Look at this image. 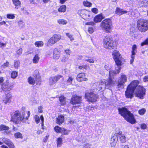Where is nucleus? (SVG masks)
<instances>
[{
  "mask_svg": "<svg viewBox=\"0 0 148 148\" xmlns=\"http://www.w3.org/2000/svg\"><path fill=\"white\" fill-rule=\"evenodd\" d=\"M119 114H121L127 122L132 124H133L136 122L133 114L127 108H119L118 109Z\"/></svg>",
  "mask_w": 148,
  "mask_h": 148,
  "instance_id": "2",
  "label": "nucleus"
},
{
  "mask_svg": "<svg viewBox=\"0 0 148 148\" xmlns=\"http://www.w3.org/2000/svg\"><path fill=\"white\" fill-rule=\"evenodd\" d=\"M77 79L79 82H81L87 80V78L86 77L85 74L84 73H79L77 76Z\"/></svg>",
  "mask_w": 148,
  "mask_h": 148,
  "instance_id": "15",
  "label": "nucleus"
},
{
  "mask_svg": "<svg viewBox=\"0 0 148 148\" xmlns=\"http://www.w3.org/2000/svg\"><path fill=\"white\" fill-rule=\"evenodd\" d=\"M138 82L137 80H135L132 81L127 86L132 90H133L134 91V90L138 87Z\"/></svg>",
  "mask_w": 148,
  "mask_h": 148,
  "instance_id": "17",
  "label": "nucleus"
},
{
  "mask_svg": "<svg viewBox=\"0 0 148 148\" xmlns=\"http://www.w3.org/2000/svg\"><path fill=\"white\" fill-rule=\"evenodd\" d=\"M138 29L141 32H145L148 29V20L143 19L138 20L137 21Z\"/></svg>",
  "mask_w": 148,
  "mask_h": 148,
  "instance_id": "5",
  "label": "nucleus"
},
{
  "mask_svg": "<svg viewBox=\"0 0 148 148\" xmlns=\"http://www.w3.org/2000/svg\"><path fill=\"white\" fill-rule=\"evenodd\" d=\"M84 60L85 61L90 63H94V62L93 58L91 57H88L87 56L85 57Z\"/></svg>",
  "mask_w": 148,
  "mask_h": 148,
  "instance_id": "29",
  "label": "nucleus"
},
{
  "mask_svg": "<svg viewBox=\"0 0 148 148\" xmlns=\"http://www.w3.org/2000/svg\"><path fill=\"white\" fill-rule=\"evenodd\" d=\"M28 82L32 85H34L35 83V80L31 77H29L28 79Z\"/></svg>",
  "mask_w": 148,
  "mask_h": 148,
  "instance_id": "36",
  "label": "nucleus"
},
{
  "mask_svg": "<svg viewBox=\"0 0 148 148\" xmlns=\"http://www.w3.org/2000/svg\"><path fill=\"white\" fill-rule=\"evenodd\" d=\"M60 56V52L57 49H55L54 51L53 58L55 59H58Z\"/></svg>",
  "mask_w": 148,
  "mask_h": 148,
  "instance_id": "23",
  "label": "nucleus"
},
{
  "mask_svg": "<svg viewBox=\"0 0 148 148\" xmlns=\"http://www.w3.org/2000/svg\"><path fill=\"white\" fill-rule=\"evenodd\" d=\"M40 59L38 54H36L35 55L33 59V62L34 63L36 64L38 63Z\"/></svg>",
  "mask_w": 148,
  "mask_h": 148,
  "instance_id": "30",
  "label": "nucleus"
},
{
  "mask_svg": "<svg viewBox=\"0 0 148 148\" xmlns=\"http://www.w3.org/2000/svg\"><path fill=\"white\" fill-rule=\"evenodd\" d=\"M104 47L107 49H113L114 47V43L112 38L108 36L105 37L104 39Z\"/></svg>",
  "mask_w": 148,
  "mask_h": 148,
  "instance_id": "7",
  "label": "nucleus"
},
{
  "mask_svg": "<svg viewBox=\"0 0 148 148\" xmlns=\"http://www.w3.org/2000/svg\"><path fill=\"white\" fill-rule=\"evenodd\" d=\"M85 98L88 99L89 102L94 103L95 102L98 98V95L92 92H87L85 94Z\"/></svg>",
  "mask_w": 148,
  "mask_h": 148,
  "instance_id": "9",
  "label": "nucleus"
},
{
  "mask_svg": "<svg viewBox=\"0 0 148 148\" xmlns=\"http://www.w3.org/2000/svg\"><path fill=\"white\" fill-rule=\"evenodd\" d=\"M18 25L20 28H23L25 27V25L22 21L21 20L18 22Z\"/></svg>",
  "mask_w": 148,
  "mask_h": 148,
  "instance_id": "40",
  "label": "nucleus"
},
{
  "mask_svg": "<svg viewBox=\"0 0 148 148\" xmlns=\"http://www.w3.org/2000/svg\"><path fill=\"white\" fill-rule=\"evenodd\" d=\"M7 17L9 19H14L15 18V16L13 14H8L7 15Z\"/></svg>",
  "mask_w": 148,
  "mask_h": 148,
  "instance_id": "46",
  "label": "nucleus"
},
{
  "mask_svg": "<svg viewBox=\"0 0 148 148\" xmlns=\"http://www.w3.org/2000/svg\"><path fill=\"white\" fill-rule=\"evenodd\" d=\"M35 46L38 47H41L43 45V43L42 41L36 42L35 43Z\"/></svg>",
  "mask_w": 148,
  "mask_h": 148,
  "instance_id": "33",
  "label": "nucleus"
},
{
  "mask_svg": "<svg viewBox=\"0 0 148 148\" xmlns=\"http://www.w3.org/2000/svg\"><path fill=\"white\" fill-rule=\"evenodd\" d=\"M146 90L144 87L138 86L136 88L135 92L136 97L142 99L145 95Z\"/></svg>",
  "mask_w": 148,
  "mask_h": 148,
  "instance_id": "8",
  "label": "nucleus"
},
{
  "mask_svg": "<svg viewBox=\"0 0 148 148\" xmlns=\"http://www.w3.org/2000/svg\"><path fill=\"white\" fill-rule=\"evenodd\" d=\"M18 73L16 71H14L12 72L11 73V77L13 79L15 78L17 76Z\"/></svg>",
  "mask_w": 148,
  "mask_h": 148,
  "instance_id": "39",
  "label": "nucleus"
},
{
  "mask_svg": "<svg viewBox=\"0 0 148 148\" xmlns=\"http://www.w3.org/2000/svg\"><path fill=\"white\" fill-rule=\"evenodd\" d=\"M14 136L16 138H20L22 139L23 138L22 134L19 132L15 133L14 134Z\"/></svg>",
  "mask_w": 148,
  "mask_h": 148,
  "instance_id": "31",
  "label": "nucleus"
},
{
  "mask_svg": "<svg viewBox=\"0 0 148 148\" xmlns=\"http://www.w3.org/2000/svg\"><path fill=\"white\" fill-rule=\"evenodd\" d=\"M2 89L3 91L6 92L7 93H9L11 90L9 86L8 85H3L2 86Z\"/></svg>",
  "mask_w": 148,
  "mask_h": 148,
  "instance_id": "25",
  "label": "nucleus"
},
{
  "mask_svg": "<svg viewBox=\"0 0 148 148\" xmlns=\"http://www.w3.org/2000/svg\"><path fill=\"white\" fill-rule=\"evenodd\" d=\"M115 69V71L111 70L109 71L108 79L103 80L106 88L107 87V88H108L110 87L113 86L116 83V81L114 80V78L113 77L119 73L120 70L119 68V69H117V68L116 67Z\"/></svg>",
  "mask_w": 148,
  "mask_h": 148,
  "instance_id": "3",
  "label": "nucleus"
},
{
  "mask_svg": "<svg viewBox=\"0 0 148 148\" xmlns=\"http://www.w3.org/2000/svg\"><path fill=\"white\" fill-rule=\"evenodd\" d=\"M148 45V38L146 40L144 41L141 43V46H143L144 45Z\"/></svg>",
  "mask_w": 148,
  "mask_h": 148,
  "instance_id": "52",
  "label": "nucleus"
},
{
  "mask_svg": "<svg viewBox=\"0 0 148 148\" xmlns=\"http://www.w3.org/2000/svg\"><path fill=\"white\" fill-rule=\"evenodd\" d=\"M35 76V83L37 85H40L41 84L40 77L38 75H36Z\"/></svg>",
  "mask_w": 148,
  "mask_h": 148,
  "instance_id": "24",
  "label": "nucleus"
},
{
  "mask_svg": "<svg viewBox=\"0 0 148 148\" xmlns=\"http://www.w3.org/2000/svg\"><path fill=\"white\" fill-rule=\"evenodd\" d=\"M9 129V127L4 125H1L0 126V130H8Z\"/></svg>",
  "mask_w": 148,
  "mask_h": 148,
  "instance_id": "34",
  "label": "nucleus"
},
{
  "mask_svg": "<svg viewBox=\"0 0 148 148\" xmlns=\"http://www.w3.org/2000/svg\"><path fill=\"white\" fill-rule=\"evenodd\" d=\"M118 138L116 135H114L112 137L111 139L110 144L111 147H114L118 140Z\"/></svg>",
  "mask_w": 148,
  "mask_h": 148,
  "instance_id": "19",
  "label": "nucleus"
},
{
  "mask_svg": "<svg viewBox=\"0 0 148 148\" xmlns=\"http://www.w3.org/2000/svg\"><path fill=\"white\" fill-rule=\"evenodd\" d=\"M20 62L18 60H14V68L15 69H18L19 66Z\"/></svg>",
  "mask_w": 148,
  "mask_h": 148,
  "instance_id": "38",
  "label": "nucleus"
},
{
  "mask_svg": "<svg viewBox=\"0 0 148 148\" xmlns=\"http://www.w3.org/2000/svg\"><path fill=\"white\" fill-rule=\"evenodd\" d=\"M69 58V57L68 56H64L62 59L61 61L62 62H65L68 60Z\"/></svg>",
  "mask_w": 148,
  "mask_h": 148,
  "instance_id": "45",
  "label": "nucleus"
},
{
  "mask_svg": "<svg viewBox=\"0 0 148 148\" xmlns=\"http://www.w3.org/2000/svg\"><path fill=\"white\" fill-rule=\"evenodd\" d=\"M82 97L73 95L71 99L70 103L73 104H80L82 100Z\"/></svg>",
  "mask_w": 148,
  "mask_h": 148,
  "instance_id": "11",
  "label": "nucleus"
},
{
  "mask_svg": "<svg viewBox=\"0 0 148 148\" xmlns=\"http://www.w3.org/2000/svg\"><path fill=\"white\" fill-rule=\"evenodd\" d=\"M62 77V76L61 75H58L55 77H51L49 79V84L50 85H53Z\"/></svg>",
  "mask_w": 148,
  "mask_h": 148,
  "instance_id": "16",
  "label": "nucleus"
},
{
  "mask_svg": "<svg viewBox=\"0 0 148 148\" xmlns=\"http://www.w3.org/2000/svg\"><path fill=\"white\" fill-rule=\"evenodd\" d=\"M66 35L70 39V40L71 41H72L74 40L73 35L69 33H66Z\"/></svg>",
  "mask_w": 148,
  "mask_h": 148,
  "instance_id": "41",
  "label": "nucleus"
},
{
  "mask_svg": "<svg viewBox=\"0 0 148 148\" xmlns=\"http://www.w3.org/2000/svg\"><path fill=\"white\" fill-rule=\"evenodd\" d=\"M60 101L61 102H64L65 100V97L64 96H62L59 98Z\"/></svg>",
  "mask_w": 148,
  "mask_h": 148,
  "instance_id": "56",
  "label": "nucleus"
},
{
  "mask_svg": "<svg viewBox=\"0 0 148 148\" xmlns=\"http://www.w3.org/2000/svg\"><path fill=\"white\" fill-rule=\"evenodd\" d=\"M127 12V11L119 8H116L115 11L116 14L120 16L123 14L126 13Z\"/></svg>",
  "mask_w": 148,
  "mask_h": 148,
  "instance_id": "21",
  "label": "nucleus"
},
{
  "mask_svg": "<svg viewBox=\"0 0 148 148\" xmlns=\"http://www.w3.org/2000/svg\"><path fill=\"white\" fill-rule=\"evenodd\" d=\"M113 56V58L116 64L117 65V69H119V68L120 70H121V60L122 59V57L120 54L119 51L116 50H114L112 53Z\"/></svg>",
  "mask_w": 148,
  "mask_h": 148,
  "instance_id": "6",
  "label": "nucleus"
},
{
  "mask_svg": "<svg viewBox=\"0 0 148 148\" xmlns=\"http://www.w3.org/2000/svg\"><path fill=\"white\" fill-rule=\"evenodd\" d=\"M40 119L42 121V125L43 126L44 125L43 124V122L44 121V119L42 115H41L40 116Z\"/></svg>",
  "mask_w": 148,
  "mask_h": 148,
  "instance_id": "62",
  "label": "nucleus"
},
{
  "mask_svg": "<svg viewBox=\"0 0 148 148\" xmlns=\"http://www.w3.org/2000/svg\"><path fill=\"white\" fill-rule=\"evenodd\" d=\"M10 148H14V145L13 143L10 141L7 144Z\"/></svg>",
  "mask_w": 148,
  "mask_h": 148,
  "instance_id": "54",
  "label": "nucleus"
},
{
  "mask_svg": "<svg viewBox=\"0 0 148 148\" xmlns=\"http://www.w3.org/2000/svg\"><path fill=\"white\" fill-rule=\"evenodd\" d=\"M120 139L122 143H124L126 142V139L125 136L123 134L121 135L120 136Z\"/></svg>",
  "mask_w": 148,
  "mask_h": 148,
  "instance_id": "35",
  "label": "nucleus"
},
{
  "mask_svg": "<svg viewBox=\"0 0 148 148\" xmlns=\"http://www.w3.org/2000/svg\"><path fill=\"white\" fill-rule=\"evenodd\" d=\"M143 81L145 82L148 81V75L144 77Z\"/></svg>",
  "mask_w": 148,
  "mask_h": 148,
  "instance_id": "64",
  "label": "nucleus"
},
{
  "mask_svg": "<svg viewBox=\"0 0 148 148\" xmlns=\"http://www.w3.org/2000/svg\"><path fill=\"white\" fill-rule=\"evenodd\" d=\"M83 4L85 6L89 7H91L92 4L90 2L87 1L85 2H84Z\"/></svg>",
  "mask_w": 148,
  "mask_h": 148,
  "instance_id": "42",
  "label": "nucleus"
},
{
  "mask_svg": "<svg viewBox=\"0 0 148 148\" xmlns=\"http://www.w3.org/2000/svg\"><path fill=\"white\" fill-rule=\"evenodd\" d=\"M146 112V110L145 108H143L139 110L138 113L140 115H143Z\"/></svg>",
  "mask_w": 148,
  "mask_h": 148,
  "instance_id": "44",
  "label": "nucleus"
},
{
  "mask_svg": "<svg viewBox=\"0 0 148 148\" xmlns=\"http://www.w3.org/2000/svg\"><path fill=\"white\" fill-rule=\"evenodd\" d=\"M65 53L67 55H69L71 53V51L69 49H67L64 50Z\"/></svg>",
  "mask_w": 148,
  "mask_h": 148,
  "instance_id": "60",
  "label": "nucleus"
},
{
  "mask_svg": "<svg viewBox=\"0 0 148 148\" xmlns=\"http://www.w3.org/2000/svg\"><path fill=\"white\" fill-rule=\"evenodd\" d=\"M74 78V76L73 75L69 76V78L67 79L66 81L67 84L68 85L71 84L72 83V82Z\"/></svg>",
  "mask_w": 148,
  "mask_h": 148,
  "instance_id": "26",
  "label": "nucleus"
},
{
  "mask_svg": "<svg viewBox=\"0 0 148 148\" xmlns=\"http://www.w3.org/2000/svg\"><path fill=\"white\" fill-rule=\"evenodd\" d=\"M133 90H132L129 88L127 87L126 90L125 91V96L127 98L132 99L133 97L134 92Z\"/></svg>",
  "mask_w": 148,
  "mask_h": 148,
  "instance_id": "14",
  "label": "nucleus"
},
{
  "mask_svg": "<svg viewBox=\"0 0 148 148\" xmlns=\"http://www.w3.org/2000/svg\"><path fill=\"white\" fill-rule=\"evenodd\" d=\"M23 51L22 48H20L18 49L16 51V54L18 55V56H19L21 54Z\"/></svg>",
  "mask_w": 148,
  "mask_h": 148,
  "instance_id": "51",
  "label": "nucleus"
},
{
  "mask_svg": "<svg viewBox=\"0 0 148 148\" xmlns=\"http://www.w3.org/2000/svg\"><path fill=\"white\" fill-rule=\"evenodd\" d=\"M1 139L3 142L6 144H7L10 141L9 139L5 138H1Z\"/></svg>",
  "mask_w": 148,
  "mask_h": 148,
  "instance_id": "47",
  "label": "nucleus"
},
{
  "mask_svg": "<svg viewBox=\"0 0 148 148\" xmlns=\"http://www.w3.org/2000/svg\"><path fill=\"white\" fill-rule=\"evenodd\" d=\"M64 121V116L62 115H60L56 118V123L58 124H62Z\"/></svg>",
  "mask_w": 148,
  "mask_h": 148,
  "instance_id": "20",
  "label": "nucleus"
},
{
  "mask_svg": "<svg viewBox=\"0 0 148 148\" xmlns=\"http://www.w3.org/2000/svg\"><path fill=\"white\" fill-rule=\"evenodd\" d=\"M62 139L61 138H58L57 140V146L60 147L62 144Z\"/></svg>",
  "mask_w": 148,
  "mask_h": 148,
  "instance_id": "37",
  "label": "nucleus"
},
{
  "mask_svg": "<svg viewBox=\"0 0 148 148\" xmlns=\"http://www.w3.org/2000/svg\"><path fill=\"white\" fill-rule=\"evenodd\" d=\"M140 2L142 4L145 5L146 3H148V0H140Z\"/></svg>",
  "mask_w": 148,
  "mask_h": 148,
  "instance_id": "59",
  "label": "nucleus"
},
{
  "mask_svg": "<svg viewBox=\"0 0 148 148\" xmlns=\"http://www.w3.org/2000/svg\"><path fill=\"white\" fill-rule=\"evenodd\" d=\"M102 16L100 14L97 15L94 18V20L96 23L100 22L102 19Z\"/></svg>",
  "mask_w": 148,
  "mask_h": 148,
  "instance_id": "27",
  "label": "nucleus"
},
{
  "mask_svg": "<svg viewBox=\"0 0 148 148\" xmlns=\"http://www.w3.org/2000/svg\"><path fill=\"white\" fill-rule=\"evenodd\" d=\"M135 55V54H132L131 56V59L130 60V64H132L134 62V60L135 58L134 56Z\"/></svg>",
  "mask_w": 148,
  "mask_h": 148,
  "instance_id": "50",
  "label": "nucleus"
},
{
  "mask_svg": "<svg viewBox=\"0 0 148 148\" xmlns=\"http://www.w3.org/2000/svg\"><path fill=\"white\" fill-rule=\"evenodd\" d=\"M92 12L93 13L97 14L98 13V10L96 8H92L91 9Z\"/></svg>",
  "mask_w": 148,
  "mask_h": 148,
  "instance_id": "55",
  "label": "nucleus"
},
{
  "mask_svg": "<svg viewBox=\"0 0 148 148\" xmlns=\"http://www.w3.org/2000/svg\"><path fill=\"white\" fill-rule=\"evenodd\" d=\"M136 45H134L132 47V54H136L135 51H136Z\"/></svg>",
  "mask_w": 148,
  "mask_h": 148,
  "instance_id": "43",
  "label": "nucleus"
},
{
  "mask_svg": "<svg viewBox=\"0 0 148 148\" xmlns=\"http://www.w3.org/2000/svg\"><path fill=\"white\" fill-rule=\"evenodd\" d=\"M61 128L59 127L58 126H56L54 128V129L56 132L58 133H60V131L61 130Z\"/></svg>",
  "mask_w": 148,
  "mask_h": 148,
  "instance_id": "48",
  "label": "nucleus"
},
{
  "mask_svg": "<svg viewBox=\"0 0 148 148\" xmlns=\"http://www.w3.org/2000/svg\"><path fill=\"white\" fill-rule=\"evenodd\" d=\"M101 27L105 32L110 33L113 27L112 22L110 19H106L103 20L101 23Z\"/></svg>",
  "mask_w": 148,
  "mask_h": 148,
  "instance_id": "4",
  "label": "nucleus"
},
{
  "mask_svg": "<svg viewBox=\"0 0 148 148\" xmlns=\"http://www.w3.org/2000/svg\"><path fill=\"white\" fill-rule=\"evenodd\" d=\"M57 22L59 24L62 25L66 24L67 23V22L66 20L62 19L58 20Z\"/></svg>",
  "mask_w": 148,
  "mask_h": 148,
  "instance_id": "32",
  "label": "nucleus"
},
{
  "mask_svg": "<svg viewBox=\"0 0 148 148\" xmlns=\"http://www.w3.org/2000/svg\"><path fill=\"white\" fill-rule=\"evenodd\" d=\"M60 133H62L65 134H67V132L66 129L63 128H61V130L60 131Z\"/></svg>",
  "mask_w": 148,
  "mask_h": 148,
  "instance_id": "53",
  "label": "nucleus"
},
{
  "mask_svg": "<svg viewBox=\"0 0 148 148\" xmlns=\"http://www.w3.org/2000/svg\"><path fill=\"white\" fill-rule=\"evenodd\" d=\"M35 122L37 123H38L40 121V119L39 116L37 115H35L34 116Z\"/></svg>",
  "mask_w": 148,
  "mask_h": 148,
  "instance_id": "49",
  "label": "nucleus"
},
{
  "mask_svg": "<svg viewBox=\"0 0 148 148\" xmlns=\"http://www.w3.org/2000/svg\"><path fill=\"white\" fill-rule=\"evenodd\" d=\"M140 127L142 129H145L147 127L146 125L144 123L142 124L141 125Z\"/></svg>",
  "mask_w": 148,
  "mask_h": 148,
  "instance_id": "57",
  "label": "nucleus"
},
{
  "mask_svg": "<svg viewBox=\"0 0 148 148\" xmlns=\"http://www.w3.org/2000/svg\"><path fill=\"white\" fill-rule=\"evenodd\" d=\"M61 38V36L60 35L55 34L48 41V45L51 46L56 43Z\"/></svg>",
  "mask_w": 148,
  "mask_h": 148,
  "instance_id": "10",
  "label": "nucleus"
},
{
  "mask_svg": "<svg viewBox=\"0 0 148 148\" xmlns=\"http://www.w3.org/2000/svg\"><path fill=\"white\" fill-rule=\"evenodd\" d=\"M6 44L2 42H0V47L1 48H2L4 46H6Z\"/></svg>",
  "mask_w": 148,
  "mask_h": 148,
  "instance_id": "63",
  "label": "nucleus"
},
{
  "mask_svg": "<svg viewBox=\"0 0 148 148\" xmlns=\"http://www.w3.org/2000/svg\"><path fill=\"white\" fill-rule=\"evenodd\" d=\"M88 31L89 33L92 34L93 32V28L91 27H89L88 29Z\"/></svg>",
  "mask_w": 148,
  "mask_h": 148,
  "instance_id": "58",
  "label": "nucleus"
},
{
  "mask_svg": "<svg viewBox=\"0 0 148 148\" xmlns=\"http://www.w3.org/2000/svg\"><path fill=\"white\" fill-rule=\"evenodd\" d=\"M13 4L15 6V8L18 9L21 7V2L19 0H12Z\"/></svg>",
  "mask_w": 148,
  "mask_h": 148,
  "instance_id": "22",
  "label": "nucleus"
},
{
  "mask_svg": "<svg viewBox=\"0 0 148 148\" xmlns=\"http://www.w3.org/2000/svg\"><path fill=\"white\" fill-rule=\"evenodd\" d=\"M66 9V5H63L60 6L58 9V11L60 12H65Z\"/></svg>",
  "mask_w": 148,
  "mask_h": 148,
  "instance_id": "28",
  "label": "nucleus"
},
{
  "mask_svg": "<svg viewBox=\"0 0 148 148\" xmlns=\"http://www.w3.org/2000/svg\"><path fill=\"white\" fill-rule=\"evenodd\" d=\"M95 84L97 90H103L106 88L103 80H101L100 82H96Z\"/></svg>",
  "mask_w": 148,
  "mask_h": 148,
  "instance_id": "13",
  "label": "nucleus"
},
{
  "mask_svg": "<svg viewBox=\"0 0 148 148\" xmlns=\"http://www.w3.org/2000/svg\"><path fill=\"white\" fill-rule=\"evenodd\" d=\"M12 99V96L9 93L5 94V97L4 98L3 101L4 103L5 104H7V103H10Z\"/></svg>",
  "mask_w": 148,
  "mask_h": 148,
  "instance_id": "18",
  "label": "nucleus"
},
{
  "mask_svg": "<svg viewBox=\"0 0 148 148\" xmlns=\"http://www.w3.org/2000/svg\"><path fill=\"white\" fill-rule=\"evenodd\" d=\"M127 81V77L125 75H121V78L118 81V84L117 85L118 88H123V85Z\"/></svg>",
  "mask_w": 148,
  "mask_h": 148,
  "instance_id": "12",
  "label": "nucleus"
},
{
  "mask_svg": "<svg viewBox=\"0 0 148 148\" xmlns=\"http://www.w3.org/2000/svg\"><path fill=\"white\" fill-rule=\"evenodd\" d=\"M91 145L88 144H85L83 148H90Z\"/></svg>",
  "mask_w": 148,
  "mask_h": 148,
  "instance_id": "61",
  "label": "nucleus"
},
{
  "mask_svg": "<svg viewBox=\"0 0 148 148\" xmlns=\"http://www.w3.org/2000/svg\"><path fill=\"white\" fill-rule=\"evenodd\" d=\"M30 114V111H28L27 116L25 117V111L23 110L22 111L17 110L13 112L11 114V119L10 121L16 124H19L21 122H24L27 120Z\"/></svg>",
  "mask_w": 148,
  "mask_h": 148,
  "instance_id": "1",
  "label": "nucleus"
}]
</instances>
